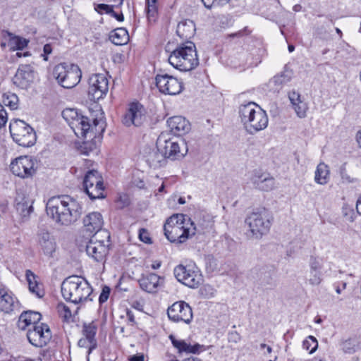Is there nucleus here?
I'll list each match as a JSON object with an SVG mask.
<instances>
[{"label":"nucleus","mask_w":361,"mask_h":361,"mask_svg":"<svg viewBox=\"0 0 361 361\" xmlns=\"http://www.w3.org/2000/svg\"><path fill=\"white\" fill-rule=\"evenodd\" d=\"M46 211L56 223L68 226L79 218L81 207L69 196L53 197L48 200Z\"/></svg>","instance_id":"obj_1"},{"label":"nucleus","mask_w":361,"mask_h":361,"mask_svg":"<svg viewBox=\"0 0 361 361\" xmlns=\"http://www.w3.org/2000/svg\"><path fill=\"white\" fill-rule=\"evenodd\" d=\"M239 116L245 130L250 135H255L268 126L269 118L266 111L254 102L240 105Z\"/></svg>","instance_id":"obj_2"},{"label":"nucleus","mask_w":361,"mask_h":361,"mask_svg":"<svg viewBox=\"0 0 361 361\" xmlns=\"http://www.w3.org/2000/svg\"><path fill=\"white\" fill-rule=\"evenodd\" d=\"M92 288L88 281L78 276L67 277L61 283V293L66 301L78 304L86 300H92Z\"/></svg>","instance_id":"obj_3"},{"label":"nucleus","mask_w":361,"mask_h":361,"mask_svg":"<svg viewBox=\"0 0 361 361\" xmlns=\"http://www.w3.org/2000/svg\"><path fill=\"white\" fill-rule=\"evenodd\" d=\"M169 62L175 68L189 71L199 64L196 47L190 41L178 45L169 56Z\"/></svg>","instance_id":"obj_4"},{"label":"nucleus","mask_w":361,"mask_h":361,"mask_svg":"<svg viewBox=\"0 0 361 361\" xmlns=\"http://www.w3.org/2000/svg\"><path fill=\"white\" fill-rule=\"evenodd\" d=\"M271 221V216L264 208L257 209L249 214L245 221L248 226V237L256 240L261 239L269 232Z\"/></svg>","instance_id":"obj_5"},{"label":"nucleus","mask_w":361,"mask_h":361,"mask_svg":"<svg viewBox=\"0 0 361 361\" xmlns=\"http://www.w3.org/2000/svg\"><path fill=\"white\" fill-rule=\"evenodd\" d=\"M53 75L61 87L68 89L79 83L82 73L78 66L63 63L54 67Z\"/></svg>","instance_id":"obj_6"},{"label":"nucleus","mask_w":361,"mask_h":361,"mask_svg":"<svg viewBox=\"0 0 361 361\" xmlns=\"http://www.w3.org/2000/svg\"><path fill=\"white\" fill-rule=\"evenodd\" d=\"M71 129L78 137L90 138L96 137L104 131V122L102 118H94L92 123L87 116L80 114L78 119L71 126Z\"/></svg>","instance_id":"obj_7"},{"label":"nucleus","mask_w":361,"mask_h":361,"mask_svg":"<svg viewBox=\"0 0 361 361\" xmlns=\"http://www.w3.org/2000/svg\"><path fill=\"white\" fill-rule=\"evenodd\" d=\"M110 234L102 231L98 235H93L86 245L87 255L95 262L104 260L110 245Z\"/></svg>","instance_id":"obj_8"},{"label":"nucleus","mask_w":361,"mask_h":361,"mask_svg":"<svg viewBox=\"0 0 361 361\" xmlns=\"http://www.w3.org/2000/svg\"><path fill=\"white\" fill-rule=\"evenodd\" d=\"M9 129L13 140L20 146L28 147L35 143V132L25 121L19 119L11 121Z\"/></svg>","instance_id":"obj_9"},{"label":"nucleus","mask_w":361,"mask_h":361,"mask_svg":"<svg viewBox=\"0 0 361 361\" xmlns=\"http://www.w3.org/2000/svg\"><path fill=\"white\" fill-rule=\"evenodd\" d=\"M157 145L164 153L166 159L171 160L184 157L188 151L187 143L181 138L164 140L160 136L157 139Z\"/></svg>","instance_id":"obj_10"},{"label":"nucleus","mask_w":361,"mask_h":361,"mask_svg":"<svg viewBox=\"0 0 361 361\" xmlns=\"http://www.w3.org/2000/svg\"><path fill=\"white\" fill-rule=\"evenodd\" d=\"M173 274L178 281L191 288H197L203 282L202 275L195 265L179 264L174 268Z\"/></svg>","instance_id":"obj_11"},{"label":"nucleus","mask_w":361,"mask_h":361,"mask_svg":"<svg viewBox=\"0 0 361 361\" xmlns=\"http://www.w3.org/2000/svg\"><path fill=\"white\" fill-rule=\"evenodd\" d=\"M83 188L91 200L104 197L103 179L96 170H90L87 172L83 180Z\"/></svg>","instance_id":"obj_12"},{"label":"nucleus","mask_w":361,"mask_h":361,"mask_svg":"<svg viewBox=\"0 0 361 361\" xmlns=\"http://www.w3.org/2000/svg\"><path fill=\"white\" fill-rule=\"evenodd\" d=\"M12 173L20 178H27L36 173L35 161L31 157L21 156L11 164Z\"/></svg>","instance_id":"obj_13"},{"label":"nucleus","mask_w":361,"mask_h":361,"mask_svg":"<svg viewBox=\"0 0 361 361\" xmlns=\"http://www.w3.org/2000/svg\"><path fill=\"white\" fill-rule=\"evenodd\" d=\"M88 94L91 99L99 100L109 91V80L103 74H94L88 80Z\"/></svg>","instance_id":"obj_14"},{"label":"nucleus","mask_w":361,"mask_h":361,"mask_svg":"<svg viewBox=\"0 0 361 361\" xmlns=\"http://www.w3.org/2000/svg\"><path fill=\"white\" fill-rule=\"evenodd\" d=\"M29 342L34 346L42 348L45 346L51 338V333L49 326L46 324L33 326L27 333Z\"/></svg>","instance_id":"obj_15"},{"label":"nucleus","mask_w":361,"mask_h":361,"mask_svg":"<svg viewBox=\"0 0 361 361\" xmlns=\"http://www.w3.org/2000/svg\"><path fill=\"white\" fill-rule=\"evenodd\" d=\"M167 314L171 321L185 324H190L193 317L191 307L184 301L174 302L168 308Z\"/></svg>","instance_id":"obj_16"},{"label":"nucleus","mask_w":361,"mask_h":361,"mask_svg":"<svg viewBox=\"0 0 361 361\" xmlns=\"http://www.w3.org/2000/svg\"><path fill=\"white\" fill-rule=\"evenodd\" d=\"M155 80L157 87L164 94L176 95L183 90L182 82L168 74H157Z\"/></svg>","instance_id":"obj_17"},{"label":"nucleus","mask_w":361,"mask_h":361,"mask_svg":"<svg viewBox=\"0 0 361 361\" xmlns=\"http://www.w3.org/2000/svg\"><path fill=\"white\" fill-rule=\"evenodd\" d=\"M146 120V113L144 106L140 103H132L124 115L122 122L129 127L132 125L140 126Z\"/></svg>","instance_id":"obj_18"},{"label":"nucleus","mask_w":361,"mask_h":361,"mask_svg":"<svg viewBox=\"0 0 361 361\" xmlns=\"http://www.w3.org/2000/svg\"><path fill=\"white\" fill-rule=\"evenodd\" d=\"M195 228L190 224L180 226H173L171 229L164 231L166 238L171 243H183L195 234Z\"/></svg>","instance_id":"obj_19"},{"label":"nucleus","mask_w":361,"mask_h":361,"mask_svg":"<svg viewBox=\"0 0 361 361\" xmlns=\"http://www.w3.org/2000/svg\"><path fill=\"white\" fill-rule=\"evenodd\" d=\"M35 71L34 68L28 64L20 65L13 77V83L21 89L28 88L34 82Z\"/></svg>","instance_id":"obj_20"},{"label":"nucleus","mask_w":361,"mask_h":361,"mask_svg":"<svg viewBox=\"0 0 361 361\" xmlns=\"http://www.w3.org/2000/svg\"><path fill=\"white\" fill-rule=\"evenodd\" d=\"M250 180L254 187L259 190L269 191L275 188L274 178L269 173L260 169L252 171Z\"/></svg>","instance_id":"obj_21"},{"label":"nucleus","mask_w":361,"mask_h":361,"mask_svg":"<svg viewBox=\"0 0 361 361\" xmlns=\"http://www.w3.org/2000/svg\"><path fill=\"white\" fill-rule=\"evenodd\" d=\"M308 264L310 268L308 283L312 286H319L322 281L323 260L319 257L311 255Z\"/></svg>","instance_id":"obj_22"},{"label":"nucleus","mask_w":361,"mask_h":361,"mask_svg":"<svg viewBox=\"0 0 361 361\" xmlns=\"http://www.w3.org/2000/svg\"><path fill=\"white\" fill-rule=\"evenodd\" d=\"M103 224L104 221L102 214L97 212L88 214L83 219L85 230L90 233V234H93V235H98L101 233Z\"/></svg>","instance_id":"obj_23"},{"label":"nucleus","mask_w":361,"mask_h":361,"mask_svg":"<svg viewBox=\"0 0 361 361\" xmlns=\"http://www.w3.org/2000/svg\"><path fill=\"white\" fill-rule=\"evenodd\" d=\"M18 307V301L13 293L4 284H0V310L6 313Z\"/></svg>","instance_id":"obj_24"},{"label":"nucleus","mask_w":361,"mask_h":361,"mask_svg":"<svg viewBox=\"0 0 361 361\" xmlns=\"http://www.w3.org/2000/svg\"><path fill=\"white\" fill-rule=\"evenodd\" d=\"M161 277L154 273L142 274L138 279L140 288L148 293H154L161 285Z\"/></svg>","instance_id":"obj_25"},{"label":"nucleus","mask_w":361,"mask_h":361,"mask_svg":"<svg viewBox=\"0 0 361 361\" xmlns=\"http://www.w3.org/2000/svg\"><path fill=\"white\" fill-rule=\"evenodd\" d=\"M167 125L170 131L178 136L188 133L190 130V124L185 118L180 116H176L167 120Z\"/></svg>","instance_id":"obj_26"},{"label":"nucleus","mask_w":361,"mask_h":361,"mask_svg":"<svg viewBox=\"0 0 361 361\" xmlns=\"http://www.w3.org/2000/svg\"><path fill=\"white\" fill-rule=\"evenodd\" d=\"M16 209L23 218L28 217L33 211V200L23 193H18L15 200Z\"/></svg>","instance_id":"obj_27"},{"label":"nucleus","mask_w":361,"mask_h":361,"mask_svg":"<svg viewBox=\"0 0 361 361\" xmlns=\"http://www.w3.org/2000/svg\"><path fill=\"white\" fill-rule=\"evenodd\" d=\"M38 244L43 253L47 256H51L56 248V244L53 236L44 231L38 233Z\"/></svg>","instance_id":"obj_28"},{"label":"nucleus","mask_w":361,"mask_h":361,"mask_svg":"<svg viewBox=\"0 0 361 361\" xmlns=\"http://www.w3.org/2000/svg\"><path fill=\"white\" fill-rule=\"evenodd\" d=\"M41 319V314L37 312L25 311L23 312L18 319L17 326L19 329L25 330L30 326L37 325Z\"/></svg>","instance_id":"obj_29"},{"label":"nucleus","mask_w":361,"mask_h":361,"mask_svg":"<svg viewBox=\"0 0 361 361\" xmlns=\"http://www.w3.org/2000/svg\"><path fill=\"white\" fill-rule=\"evenodd\" d=\"M288 98L296 115L300 118H305L307 116L308 105L301 99L300 94L295 91H292L289 92Z\"/></svg>","instance_id":"obj_30"},{"label":"nucleus","mask_w":361,"mask_h":361,"mask_svg":"<svg viewBox=\"0 0 361 361\" xmlns=\"http://www.w3.org/2000/svg\"><path fill=\"white\" fill-rule=\"evenodd\" d=\"M173 345L178 349L179 353H198L200 351L204 350V345L196 343L191 345L184 340H178L173 335L169 336Z\"/></svg>","instance_id":"obj_31"},{"label":"nucleus","mask_w":361,"mask_h":361,"mask_svg":"<svg viewBox=\"0 0 361 361\" xmlns=\"http://www.w3.org/2000/svg\"><path fill=\"white\" fill-rule=\"evenodd\" d=\"M291 78L292 72L290 71L284 70L269 80V87L273 92H279L283 85L291 80Z\"/></svg>","instance_id":"obj_32"},{"label":"nucleus","mask_w":361,"mask_h":361,"mask_svg":"<svg viewBox=\"0 0 361 361\" xmlns=\"http://www.w3.org/2000/svg\"><path fill=\"white\" fill-rule=\"evenodd\" d=\"M195 25L192 20H185L177 25L176 33L182 39L188 40L195 33Z\"/></svg>","instance_id":"obj_33"},{"label":"nucleus","mask_w":361,"mask_h":361,"mask_svg":"<svg viewBox=\"0 0 361 361\" xmlns=\"http://www.w3.org/2000/svg\"><path fill=\"white\" fill-rule=\"evenodd\" d=\"M166 157L164 153L158 147L153 149L147 155V161L151 167L159 168L166 163Z\"/></svg>","instance_id":"obj_34"},{"label":"nucleus","mask_w":361,"mask_h":361,"mask_svg":"<svg viewBox=\"0 0 361 361\" xmlns=\"http://www.w3.org/2000/svg\"><path fill=\"white\" fill-rule=\"evenodd\" d=\"M185 224H190L192 227V222L190 221V219L183 214H176L170 216L164 226V231L171 229L173 226H180Z\"/></svg>","instance_id":"obj_35"},{"label":"nucleus","mask_w":361,"mask_h":361,"mask_svg":"<svg viewBox=\"0 0 361 361\" xmlns=\"http://www.w3.org/2000/svg\"><path fill=\"white\" fill-rule=\"evenodd\" d=\"M330 178L329 166L324 162L319 163L314 173V181L319 185H326Z\"/></svg>","instance_id":"obj_36"},{"label":"nucleus","mask_w":361,"mask_h":361,"mask_svg":"<svg viewBox=\"0 0 361 361\" xmlns=\"http://www.w3.org/2000/svg\"><path fill=\"white\" fill-rule=\"evenodd\" d=\"M111 41L116 45L126 44L129 40L128 30L124 27H118L113 30L110 34Z\"/></svg>","instance_id":"obj_37"},{"label":"nucleus","mask_w":361,"mask_h":361,"mask_svg":"<svg viewBox=\"0 0 361 361\" xmlns=\"http://www.w3.org/2000/svg\"><path fill=\"white\" fill-rule=\"evenodd\" d=\"M97 327V325L92 322L88 324H84L82 326V335L84 337L90 340L91 349H95L97 346V342L95 338Z\"/></svg>","instance_id":"obj_38"},{"label":"nucleus","mask_w":361,"mask_h":361,"mask_svg":"<svg viewBox=\"0 0 361 361\" xmlns=\"http://www.w3.org/2000/svg\"><path fill=\"white\" fill-rule=\"evenodd\" d=\"M341 346L344 353L353 354L361 349V342L357 338H350L342 341Z\"/></svg>","instance_id":"obj_39"},{"label":"nucleus","mask_w":361,"mask_h":361,"mask_svg":"<svg viewBox=\"0 0 361 361\" xmlns=\"http://www.w3.org/2000/svg\"><path fill=\"white\" fill-rule=\"evenodd\" d=\"M25 276L30 291L35 294L38 298H42V295L40 293V288L36 279L37 276L32 271L27 269L25 272Z\"/></svg>","instance_id":"obj_40"},{"label":"nucleus","mask_w":361,"mask_h":361,"mask_svg":"<svg viewBox=\"0 0 361 361\" xmlns=\"http://www.w3.org/2000/svg\"><path fill=\"white\" fill-rule=\"evenodd\" d=\"M4 104L9 106L11 109L15 110L18 107V97L16 94L6 93L3 95Z\"/></svg>","instance_id":"obj_41"},{"label":"nucleus","mask_w":361,"mask_h":361,"mask_svg":"<svg viewBox=\"0 0 361 361\" xmlns=\"http://www.w3.org/2000/svg\"><path fill=\"white\" fill-rule=\"evenodd\" d=\"M80 114L74 109H66L62 111V116L70 127L78 118Z\"/></svg>","instance_id":"obj_42"},{"label":"nucleus","mask_w":361,"mask_h":361,"mask_svg":"<svg viewBox=\"0 0 361 361\" xmlns=\"http://www.w3.org/2000/svg\"><path fill=\"white\" fill-rule=\"evenodd\" d=\"M302 347L306 350H308L310 353H313L314 352H315L318 347V342L314 336H309L303 341Z\"/></svg>","instance_id":"obj_43"},{"label":"nucleus","mask_w":361,"mask_h":361,"mask_svg":"<svg viewBox=\"0 0 361 361\" xmlns=\"http://www.w3.org/2000/svg\"><path fill=\"white\" fill-rule=\"evenodd\" d=\"M260 284L263 286L274 287L276 286L274 279L270 271H264L259 278Z\"/></svg>","instance_id":"obj_44"},{"label":"nucleus","mask_w":361,"mask_h":361,"mask_svg":"<svg viewBox=\"0 0 361 361\" xmlns=\"http://www.w3.org/2000/svg\"><path fill=\"white\" fill-rule=\"evenodd\" d=\"M342 214L345 219L349 222H353L355 219V214L352 207L345 204L342 207Z\"/></svg>","instance_id":"obj_45"},{"label":"nucleus","mask_w":361,"mask_h":361,"mask_svg":"<svg viewBox=\"0 0 361 361\" xmlns=\"http://www.w3.org/2000/svg\"><path fill=\"white\" fill-rule=\"evenodd\" d=\"M58 312L64 317L66 320L69 319L72 317L71 311L68 306L63 303H59L57 306Z\"/></svg>","instance_id":"obj_46"},{"label":"nucleus","mask_w":361,"mask_h":361,"mask_svg":"<svg viewBox=\"0 0 361 361\" xmlns=\"http://www.w3.org/2000/svg\"><path fill=\"white\" fill-rule=\"evenodd\" d=\"M147 18L150 21H154L157 15V4H146Z\"/></svg>","instance_id":"obj_47"},{"label":"nucleus","mask_w":361,"mask_h":361,"mask_svg":"<svg viewBox=\"0 0 361 361\" xmlns=\"http://www.w3.org/2000/svg\"><path fill=\"white\" fill-rule=\"evenodd\" d=\"M94 8L100 14L107 13L111 15L113 13V6L105 4H97Z\"/></svg>","instance_id":"obj_48"},{"label":"nucleus","mask_w":361,"mask_h":361,"mask_svg":"<svg viewBox=\"0 0 361 361\" xmlns=\"http://www.w3.org/2000/svg\"><path fill=\"white\" fill-rule=\"evenodd\" d=\"M340 175L341 177V179L343 182L344 183H354L355 181V179L353 178H351L346 172V169L345 166H342L340 168Z\"/></svg>","instance_id":"obj_49"},{"label":"nucleus","mask_w":361,"mask_h":361,"mask_svg":"<svg viewBox=\"0 0 361 361\" xmlns=\"http://www.w3.org/2000/svg\"><path fill=\"white\" fill-rule=\"evenodd\" d=\"M110 291L111 290L108 286L103 287L102 293L99 297V302L100 304L105 302L108 300Z\"/></svg>","instance_id":"obj_50"},{"label":"nucleus","mask_w":361,"mask_h":361,"mask_svg":"<svg viewBox=\"0 0 361 361\" xmlns=\"http://www.w3.org/2000/svg\"><path fill=\"white\" fill-rule=\"evenodd\" d=\"M139 238L141 241L145 243H151V238L149 237V233L145 228H141L139 231Z\"/></svg>","instance_id":"obj_51"},{"label":"nucleus","mask_w":361,"mask_h":361,"mask_svg":"<svg viewBox=\"0 0 361 361\" xmlns=\"http://www.w3.org/2000/svg\"><path fill=\"white\" fill-rule=\"evenodd\" d=\"M78 345L81 348H87L88 349V354H90L92 353V351L94 350V349H91V343H90V340H87V338L85 337H82L81 338L79 341H78Z\"/></svg>","instance_id":"obj_52"},{"label":"nucleus","mask_w":361,"mask_h":361,"mask_svg":"<svg viewBox=\"0 0 361 361\" xmlns=\"http://www.w3.org/2000/svg\"><path fill=\"white\" fill-rule=\"evenodd\" d=\"M8 117L7 113L4 106L0 104V128L5 126L7 123Z\"/></svg>","instance_id":"obj_53"},{"label":"nucleus","mask_w":361,"mask_h":361,"mask_svg":"<svg viewBox=\"0 0 361 361\" xmlns=\"http://www.w3.org/2000/svg\"><path fill=\"white\" fill-rule=\"evenodd\" d=\"M15 44L17 49H23L27 47L28 41L23 38L16 37L15 39Z\"/></svg>","instance_id":"obj_54"},{"label":"nucleus","mask_w":361,"mask_h":361,"mask_svg":"<svg viewBox=\"0 0 361 361\" xmlns=\"http://www.w3.org/2000/svg\"><path fill=\"white\" fill-rule=\"evenodd\" d=\"M216 0H202L204 6L207 8H211L216 6Z\"/></svg>","instance_id":"obj_55"},{"label":"nucleus","mask_w":361,"mask_h":361,"mask_svg":"<svg viewBox=\"0 0 361 361\" xmlns=\"http://www.w3.org/2000/svg\"><path fill=\"white\" fill-rule=\"evenodd\" d=\"M126 316L129 322H130L132 324L135 323L134 314L131 310H127Z\"/></svg>","instance_id":"obj_56"},{"label":"nucleus","mask_w":361,"mask_h":361,"mask_svg":"<svg viewBox=\"0 0 361 361\" xmlns=\"http://www.w3.org/2000/svg\"><path fill=\"white\" fill-rule=\"evenodd\" d=\"M111 16H113L114 18H115L117 20L121 21V22L124 20V17H123V15L122 13L118 14V13H116L114 10H113V13H111Z\"/></svg>","instance_id":"obj_57"},{"label":"nucleus","mask_w":361,"mask_h":361,"mask_svg":"<svg viewBox=\"0 0 361 361\" xmlns=\"http://www.w3.org/2000/svg\"><path fill=\"white\" fill-rule=\"evenodd\" d=\"M43 51L44 54L48 55L51 53L52 49L49 44H47L44 46Z\"/></svg>","instance_id":"obj_58"},{"label":"nucleus","mask_w":361,"mask_h":361,"mask_svg":"<svg viewBox=\"0 0 361 361\" xmlns=\"http://www.w3.org/2000/svg\"><path fill=\"white\" fill-rule=\"evenodd\" d=\"M130 361H144L142 355H134L130 358Z\"/></svg>","instance_id":"obj_59"},{"label":"nucleus","mask_w":361,"mask_h":361,"mask_svg":"<svg viewBox=\"0 0 361 361\" xmlns=\"http://www.w3.org/2000/svg\"><path fill=\"white\" fill-rule=\"evenodd\" d=\"M230 0H216V6H224L229 2Z\"/></svg>","instance_id":"obj_60"},{"label":"nucleus","mask_w":361,"mask_h":361,"mask_svg":"<svg viewBox=\"0 0 361 361\" xmlns=\"http://www.w3.org/2000/svg\"><path fill=\"white\" fill-rule=\"evenodd\" d=\"M14 361H34L32 359L25 357H18L14 359Z\"/></svg>","instance_id":"obj_61"},{"label":"nucleus","mask_w":361,"mask_h":361,"mask_svg":"<svg viewBox=\"0 0 361 361\" xmlns=\"http://www.w3.org/2000/svg\"><path fill=\"white\" fill-rule=\"evenodd\" d=\"M356 209L358 214H361V200H358L356 204Z\"/></svg>","instance_id":"obj_62"},{"label":"nucleus","mask_w":361,"mask_h":361,"mask_svg":"<svg viewBox=\"0 0 361 361\" xmlns=\"http://www.w3.org/2000/svg\"><path fill=\"white\" fill-rule=\"evenodd\" d=\"M357 142L359 145L361 147V131H358L356 135Z\"/></svg>","instance_id":"obj_63"},{"label":"nucleus","mask_w":361,"mask_h":361,"mask_svg":"<svg viewBox=\"0 0 361 361\" xmlns=\"http://www.w3.org/2000/svg\"><path fill=\"white\" fill-rule=\"evenodd\" d=\"M161 266V262H154L152 264V268L153 269H157L160 267Z\"/></svg>","instance_id":"obj_64"}]
</instances>
